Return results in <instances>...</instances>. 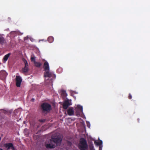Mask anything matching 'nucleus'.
I'll return each mask as SVG.
<instances>
[{
  "label": "nucleus",
  "mask_w": 150,
  "mask_h": 150,
  "mask_svg": "<svg viewBox=\"0 0 150 150\" xmlns=\"http://www.w3.org/2000/svg\"><path fill=\"white\" fill-rule=\"evenodd\" d=\"M88 147L86 140L84 138H81L79 144V148L80 150H86Z\"/></svg>",
  "instance_id": "1"
},
{
  "label": "nucleus",
  "mask_w": 150,
  "mask_h": 150,
  "mask_svg": "<svg viewBox=\"0 0 150 150\" xmlns=\"http://www.w3.org/2000/svg\"><path fill=\"white\" fill-rule=\"evenodd\" d=\"M41 106L43 112H49L52 110L51 105L47 103H43Z\"/></svg>",
  "instance_id": "2"
},
{
  "label": "nucleus",
  "mask_w": 150,
  "mask_h": 150,
  "mask_svg": "<svg viewBox=\"0 0 150 150\" xmlns=\"http://www.w3.org/2000/svg\"><path fill=\"white\" fill-rule=\"evenodd\" d=\"M62 139L60 136H52L51 139V142H52L54 144H56L57 145H59L60 144Z\"/></svg>",
  "instance_id": "3"
},
{
  "label": "nucleus",
  "mask_w": 150,
  "mask_h": 150,
  "mask_svg": "<svg viewBox=\"0 0 150 150\" xmlns=\"http://www.w3.org/2000/svg\"><path fill=\"white\" fill-rule=\"evenodd\" d=\"M83 113V107L80 105H78L76 108V115H80Z\"/></svg>",
  "instance_id": "4"
},
{
  "label": "nucleus",
  "mask_w": 150,
  "mask_h": 150,
  "mask_svg": "<svg viewBox=\"0 0 150 150\" xmlns=\"http://www.w3.org/2000/svg\"><path fill=\"white\" fill-rule=\"evenodd\" d=\"M16 85L18 87H20L22 81V79L19 76H16Z\"/></svg>",
  "instance_id": "5"
},
{
  "label": "nucleus",
  "mask_w": 150,
  "mask_h": 150,
  "mask_svg": "<svg viewBox=\"0 0 150 150\" xmlns=\"http://www.w3.org/2000/svg\"><path fill=\"white\" fill-rule=\"evenodd\" d=\"M44 77H51L54 74L52 72L50 71V70L45 71L44 73Z\"/></svg>",
  "instance_id": "6"
},
{
  "label": "nucleus",
  "mask_w": 150,
  "mask_h": 150,
  "mask_svg": "<svg viewBox=\"0 0 150 150\" xmlns=\"http://www.w3.org/2000/svg\"><path fill=\"white\" fill-rule=\"evenodd\" d=\"M8 74L5 71H0V78L1 79H5L6 77Z\"/></svg>",
  "instance_id": "7"
},
{
  "label": "nucleus",
  "mask_w": 150,
  "mask_h": 150,
  "mask_svg": "<svg viewBox=\"0 0 150 150\" xmlns=\"http://www.w3.org/2000/svg\"><path fill=\"white\" fill-rule=\"evenodd\" d=\"M71 105V102H69V100H65L63 104V107L64 109H67L68 107Z\"/></svg>",
  "instance_id": "8"
},
{
  "label": "nucleus",
  "mask_w": 150,
  "mask_h": 150,
  "mask_svg": "<svg viewBox=\"0 0 150 150\" xmlns=\"http://www.w3.org/2000/svg\"><path fill=\"white\" fill-rule=\"evenodd\" d=\"M52 142H51L50 140V143L47 144L46 145V147L48 149H53L56 147V145L52 143Z\"/></svg>",
  "instance_id": "9"
},
{
  "label": "nucleus",
  "mask_w": 150,
  "mask_h": 150,
  "mask_svg": "<svg viewBox=\"0 0 150 150\" xmlns=\"http://www.w3.org/2000/svg\"><path fill=\"white\" fill-rule=\"evenodd\" d=\"M67 112L68 115H73L74 113V108H69L67 110Z\"/></svg>",
  "instance_id": "10"
},
{
  "label": "nucleus",
  "mask_w": 150,
  "mask_h": 150,
  "mask_svg": "<svg viewBox=\"0 0 150 150\" xmlns=\"http://www.w3.org/2000/svg\"><path fill=\"white\" fill-rule=\"evenodd\" d=\"M43 68L45 71L50 70V66L47 62H44L43 65Z\"/></svg>",
  "instance_id": "11"
},
{
  "label": "nucleus",
  "mask_w": 150,
  "mask_h": 150,
  "mask_svg": "<svg viewBox=\"0 0 150 150\" xmlns=\"http://www.w3.org/2000/svg\"><path fill=\"white\" fill-rule=\"evenodd\" d=\"M12 146L13 144L11 143H6L4 144V146L7 149V150L11 149V147Z\"/></svg>",
  "instance_id": "12"
},
{
  "label": "nucleus",
  "mask_w": 150,
  "mask_h": 150,
  "mask_svg": "<svg viewBox=\"0 0 150 150\" xmlns=\"http://www.w3.org/2000/svg\"><path fill=\"white\" fill-rule=\"evenodd\" d=\"M29 70L28 67L25 66L21 70L22 72L23 73L27 72Z\"/></svg>",
  "instance_id": "13"
},
{
  "label": "nucleus",
  "mask_w": 150,
  "mask_h": 150,
  "mask_svg": "<svg viewBox=\"0 0 150 150\" xmlns=\"http://www.w3.org/2000/svg\"><path fill=\"white\" fill-rule=\"evenodd\" d=\"M10 54H11L10 53H9L4 56V58H3V60L4 62H6L7 60L8 57L10 56Z\"/></svg>",
  "instance_id": "14"
},
{
  "label": "nucleus",
  "mask_w": 150,
  "mask_h": 150,
  "mask_svg": "<svg viewBox=\"0 0 150 150\" xmlns=\"http://www.w3.org/2000/svg\"><path fill=\"white\" fill-rule=\"evenodd\" d=\"M61 95L63 98H65L67 96V94L65 90H62L61 91Z\"/></svg>",
  "instance_id": "15"
},
{
  "label": "nucleus",
  "mask_w": 150,
  "mask_h": 150,
  "mask_svg": "<svg viewBox=\"0 0 150 150\" xmlns=\"http://www.w3.org/2000/svg\"><path fill=\"white\" fill-rule=\"evenodd\" d=\"M95 144L97 146H100L102 144L103 142L101 140H100L99 142H97L96 141H95L94 142Z\"/></svg>",
  "instance_id": "16"
},
{
  "label": "nucleus",
  "mask_w": 150,
  "mask_h": 150,
  "mask_svg": "<svg viewBox=\"0 0 150 150\" xmlns=\"http://www.w3.org/2000/svg\"><path fill=\"white\" fill-rule=\"evenodd\" d=\"M54 40V39L53 37L51 36L49 37L47 39L48 41L50 43L52 42Z\"/></svg>",
  "instance_id": "17"
},
{
  "label": "nucleus",
  "mask_w": 150,
  "mask_h": 150,
  "mask_svg": "<svg viewBox=\"0 0 150 150\" xmlns=\"http://www.w3.org/2000/svg\"><path fill=\"white\" fill-rule=\"evenodd\" d=\"M34 63L35 66L38 68L40 67L42 65L39 62H35Z\"/></svg>",
  "instance_id": "18"
},
{
  "label": "nucleus",
  "mask_w": 150,
  "mask_h": 150,
  "mask_svg": "<svg viewBox=\"0 0 150 150\" xmlns=\"http://www.w3.org/2000/svg\"><path fill=\"white\" fill-rule=\"evenodd\" d=\"M23 61L24 62V64H25V66L28 67V62H27V61L25 59H24L23 60Z\"/></svg>",
  "instance_id": "19"
},
{
  "label": "nucleus",
  "mask_w": 150,
  "mask_h": 150,
  "mask_svg": "<svg viewBox=\"0 0 150 150\" xmlns=\"http://www.w3.org/2000/svg\"><path fill=\"white\" fill-rule=\"evenodd\" d=\"M30 60L32 62H33L34 63L35 61V59L34 57H31L30 58Z\"/></svg>",
  "instance_id": "20"
},
{
  "label": "nucleus",
  "mask_w": 150,
  "mask_h": 150,
  "mask_svg": "<svg viewBox=\"0 0 150 150\" xmlns=\"http://www.w3.org/2000/svg\"><path fill=\"white\" fill-rule=\"evenodd\" d=\"M45 121V119H40L39 120V122H44Z\"/></svg>",
  "instance_id": "21"
},
{
  "label": "nucleus",
  "mask_w": 150,
  "mask_h": 150,
  "mask_svg": "<svg viewBox=\"0 0 150 150\" xmlns=\"http://www.w3.org/2000/svg\"><path fill=\"white\" fill-rule=\"evenodd\" d=\"M87 127H88L90 128V123H89V122H87Z\"/></svg>",
  "instance_id": "22"
},
{
  "label": "nucleus",
  "mask_w": 150,
  "mask_h": 150,
  "mask_svg": "<svg viewBox=\"0 0 150 150\" xmlns=\"http://www.w3.org/2000/svg\"><path fill=\"white\" fill-rule=\"evenodd\" d=\"M128 98L129 99H131L132 98V96L130 93H129V96H128Z\"/></svg>",
  "instance_id": "23"
},
{
  "label": "nucleus",
  "mask_w": 150,
  "mask_h": 150,
  "mask_svg": "<svg viewBox=\"0 0 150 150\" xmlns=\"http://www.w3.org/2000/svg\"><path fill=\"white\" fill-rule=\"evenodd\" d=\"M11 149L12 150H15V149L14 147L13 146V144L12 146L11 147Z\"/></svg>",
  "instance_id": "24"
},
{
  "label": "nucleus",
  "mask_w": 150,
  "mask_h": 150,
  "mask_svg": "<svg viewBox=\"0 0 150 150\" xmlns=\"http://www.w3.org/2000/svg\"><path fill=\"white\" fill-rule=\"evenodd\" d=\"M31 100L32 101V102H34V100H35V99L34 98H32Z\"/></svg>",
  "instance_id": "25"
},
{
  "label": "nucleus",
  "mask_w": 150,
  "mask_h": 150,
  "mask_svg": "<svg viewBox=\"0 0 150 150\" xmlns=\"http://www.w3.org/2000/svg\"><path fill=\"white\" fill-rule=\"evenodd\" d=\"M102 147L101 146H99V150H101Z\"/></svg>",
  "instance_id": "26"
},
{
  "label": "nucleus",
  "mask_w": 150,
  "mask_h": 150,
  "mask_svg": "<svg viewBox=\"0 0 150 150\" xmlns=\"http://www.w3.org/2000/svg\"><path fill=\"white\" fill-rule=\"evenodd\" d=\"M10 44H11V46H14V45H13L12 44V42H11V41L10 42Z\"/></svg>",
  "instance_id": "27"
},
{
  "label": "nucleus",
  "mask_w": 150,
  "mask_h": 150,
  "mask_svg": "<svg viewBox=\"0 0 150 150\" xmlns=\"http://www.w3.org/2000/svg\"><path fill=\"white\" fill-rule=\"evenodd\" d=\"M0 150H3L2 149L0 148Z\"/></svg>",
  "instance_id": "28"
},
{
  "label": "nucleus",
  "mask_w": 150,
  "mask_h": 150,
  "mask_svg": "<svg viewBox=\"0 0 150 150\" xmlns=\"http://www.w3.org/2000/svg\"><path fill=\"white\" fill-rule=\"evenodd\" d=\"M1 137H0V141L1 140Z\"/></svg>",
  "instance_id": "29"
},
{
  "label": "nucleus",
  "mask_w": 150,
  "mask_h": 150,
  "mask_svg": "<svg viewBox=\"0 0 150 150\" xmlns=\"http://www.w3.org/2000/svg\"><path fill=\"white\" fill-rule=\"evenodd\" d=\"M43 40H42V41H43Z\"/></svg>",
  "instance_id": "30"
}]
</instances>
